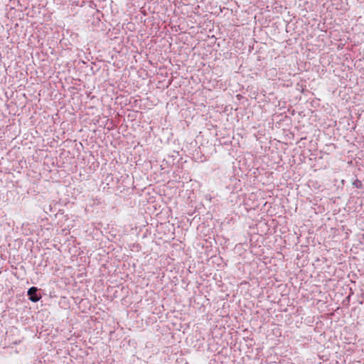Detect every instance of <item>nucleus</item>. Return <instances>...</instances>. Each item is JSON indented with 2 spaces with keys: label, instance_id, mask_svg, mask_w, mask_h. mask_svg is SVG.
I'll return each mask as SVG.
<instances>
[{
  "label": "nucleus",
  "instance_id": "f257e3e1",
  "mask_svg": "<svg viewBox=\"0 0 364 364\" xmlns=\"http://www.w3.org/2000/svg\"><path fill=\"white\" fill-rule=\"evenodd\" d=\"M38 289L36 287H31L28 289L27 294L28 299L33 302H37L41 299V295L38 293Z\"/></svg>",
  "mask_w": 364,
  "mask_h": 364
},
{
  "label": "nucleus",
  "instance_id": "f03ea898",
  "mask_svg": "<svg viewBox=\"0 0 364 364\" xmlns=\"http://www.w3.org/2000/svg\"><path fill=\"white\" fill-rule=\"evenodd\" d=\"M353 185L357 188H363V183L361 181L358 180V179H355L353 182Z\"/></svg>",
  "mask_w": 364,
  "mask_h": 364
},
{
  "label": "nucleus",
  "instance_id": "7ed1b4c3",
  "mask_svg": "<svg viewBox=\"0 0 364 364\" xmlns=\"http://www.w3.org/2000/svg\"><path fill=\"white\" fill-rule=\"evenodd\" d=\"M350 294L349 296H348L347 299L349 300L350 299Z\"/></svg>",
  "mask_w": 364,
  "mask_h": 364
}]
</instances>
